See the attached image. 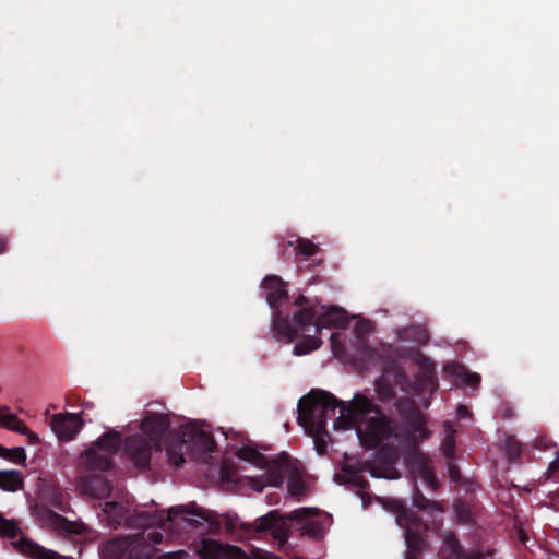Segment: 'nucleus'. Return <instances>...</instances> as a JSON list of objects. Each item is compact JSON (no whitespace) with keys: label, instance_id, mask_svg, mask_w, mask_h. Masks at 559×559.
<instances>
[{"label":"nucleus","instance_id":"nucleus-15","mask_svg":"<svg viewBox=\"0 0 559 559\" xmlns=\"http://www.w3.org/2000/svg\"><path fill=\"white\" fill-rule=\"evenodd\" d=\"M24 487L23 473L15 469L0 471V489L8 492H16Z\"/></svg>","mask_w":559,"mask_h":559},{"label":"nucleus","instance_id":"nucleus-26","mask_svg":"<svg viewBox=\"0 0 559 559\" xmlns=\"http://www.w3.org/2000/svg\"><path fill=\"white\" fill-rule=\"evenodd\" d=\"M298 249L299 251L305 255H312L317 252V247L314 243L308 241V240H299L298 241Z\"/></svg>","mask_w":559,"mask_h":559},{"label":"nucleus","instance_id":"nucleus-5","mask_svg":"<svg viewBox=\"0 0 559 559\" xmlns=\"http://www.w3.org/2000/svg\"><path fill=\"white\" fill-rule=\"evenodd\" d=\"M102 511L104 519L111 526H118L124 522L127 526L142 528V531L147 526H151L152 531H156L157 527L169 531V523H177L178 520L188 522L189 515L192 514L187 507L178 506L170 508L167 512L159 511L151 518L142 513L127 515L129 509L118 502H105L102 506Z\"/></svg>","mask_w":559,"mask_h":559},{"label":"nucleus","instance_id":"nucleus-18","mask_svg":"<svg viewBox=\"0 0 559 559\" xmlns=\"http://www.w3.org/2000/svg\"><path fill=\"white\" fill-rule=\"evenodd\" d=\"M430 436V431L425 428V419L420 415H416L411 423V431H408L407 440L421 441Z\"/></svg>","mask_w":559,"mask_h":559},{"label":"nucleus","instance_id":"nucleus-24","mask_svg":"<svg viewBox=\"0 0 559 559\" xmlns=\"http://www.w3.org/2000/svg\"><path fill=\"white\" fill-rule=\"evenodd\" d=\"M370 474L378 478H381V477L389 478V479L397 478V472L391 466L385 467L384 471H379L378 467L372 466L370 468Z\"/></svg>","mask_w":559,"mask_h":559},{"label":"nucleus","instance_id":"nucleus-3","mask_svg":"<svg viewBox=\"0 0 559 559\" xmlns=\"http://www.w3.org/2000/svg\"><path fill=\"white\" fill-rule=\"evenodd\" d=\"M347 312L336 306L310 305L302 307L293 317L292 322L281 318L280 313H273V326L276 334L287 342L300 337L293 348L295 356L307 355L322 345L321 338L317 335L322 329L338 328L348 325Z\"/></svg>","mask_w":559,"mask_h":559},{"label":"nucleus","instance_id":"nucleus-17","mask_svg":"<svg viewBox=\"0 0 559 559\" xmlns=\"http://www.w3.org/2000/svg\"><path fill=\"white\" fill-rule=\"evenodd\" d=\"M444 370L447 373L461 380L465 384L476 385L480 381V377L477 373H468L465 368L460 365H449Z\"/></svg>","mask_w":559,"mask_h":559},{"label":"nucleus","instance_id":"nucleus-30","mask_svg":"<svg viewBox=\"0 0 559 559\" xmlns=\"http://www.w3.org/2000/svg\"><path fill=\"white\" fill-rule=\"evenodd\" d=\"M338 336L340 335L337 333H333L331 335V347H332L333 353H336L340 349Z\"/></svg>","mask_w":559,"mask_h":559},{"label":"nucleus","instance_id":"nucleus-31","mask_svg":"<svg viewBox=\"0 0 559 559\" xmlns=\"http://www.w3.org/2000/svg\"><path fill=\"white\" fill-rule=\"evenodd\" d=\"M457 416L461 417V418L467 417L468 416V409L465 406L460 405L457 407Z\"/></svg>","mask_w":559,"mask_h":559},{"label":"nucleus","instance_id":"nucleus-20","mask_svg":"<svg viewBox=\"0 0 559 559\" xmlns=\"http://www.w3.org/2000/svg\"><path fill=\"white\" fill-rule=\"evenodd\" d=\"M0 457L16 464H24L26 461L25 450L21 447L9 449L0 444Z\"/></svg>","mask_w":559,"mask_h":559},{"label":"nucleus","instance_id":"nucleus-11","mask_svg":"<svg viewBox=\"0 0 559 559\" xmlns=\"http://www.w3.org/2000/svg\"><path fill=\"white\" fill-rule=\"evenodd\" d=\"M228 531H234L241 527L246 532H265L270 531L275 539L283 543L286 539L285 522L278 518L276 511H271L267 514L259 518L254 523H243L237 516L229 518L226 521Z\"/></svg>","mask_w":559,"mask_h":559},{"label":"nucleus","instance_id":"nucleus-9","mask_svg":"<svg viewBox=\"0 0 559 559\" xmlns=\"http://www.w3.org/2000/svg\"><path fill=\"white\" fill-rule=\"evenodd\" d=\"M287 519L297 521L301 535L321 538L331 525V518L316 508H301L289 512Z\"/></svg>","mask_w":559,"mask_h":559},{"label":"nucleus","instance_id":"nucleus-32","mask_svg":"<svg viewBox=\"0 0 559 559\" xmlns=\"http://www.w3.org/2000/svg\"><path fill=\"white\" fill-rule=\"evenodd\" d=\"M306 304V298L304 296H299L296 300H295V305L296 306H304Z\"/></svg>","mask_w":559,"mask_h":559},{"label":"nucleus","instance_id":"nucleus-28","mask_svg":"<svg viewBox=\"0 0 559 559\" xmlns=\"http://www.w3.org/2000/svg\"><path fill=\"white\" fill-rule=\"evenodd\" d=\"M188 558H189V555L183 550H180L177 552H169V554L165 555V559H188Z\"/></svg>","mask_w":559,"mask_h":559},{"label":"nucleus","instance_id":"nucleus-36","mask_svg":"<svg viewBox=\"0 0 559 559\" xmlns=\"http://www.w3.org/2000/svg\"><path fill=\"white\" fill-rule=\"evenodd\" d=\"M519 453V447H514L511 449V455H515Z\"/></svg>","mask_w":559,"mask_h":559},{"label":"nucleus","instance_id":"nucleus-34","mask_svg":"<svg viewBox=\"0 0 559 559\" xmlns=\"http://www.w3.org/2000/svg\"><path fill=\"white\" fill-rule=\"evenodd\" d=\"M5 245H7L5 240L4 239H0V253L4 251Z\"/></svg>","mask_w":559,"mask_h":559},{"label":"nucleus","instance_id":"nucleus-6","mask_svg":"<svg viewBox=\"0 0 559 559\" xmlns=\"http://www.w3.org/2000/svg\"><path fill=\"white\" fill-rule=\"evenodd\" d=\"M163 535L152 531L151 526L129 536L116 537L102 545L99 552L103 559H119L123 555L141 558L150 555V549L162 542Z\"/></svg>","mask_w":559,"mask_h":559},{"label":"nucleus","instance_id":"nucleus-10","mask_svg":"<svg viewBox=\"0 0 559 559\" xmlns=\"http://www.w3.org/2000/svg\"><path fill=\"white\" fill-rule=\"evenodd\" d=\"M120 442L121 439L117 432L104 435L84 453V465L90 469L103 471L108 468L111 456L118 450Z\"/></svg>","mask_w":559,"mask_h":559},{"label":"nucleus","instance_id":"nucleus-2","mask_svg":"<svg viewBox=\"0 0 559 559\" xmlns=\"http://www.w3.org/2000/svg\"><path fill=\"white\" fill-rule=\"evenodd\" d=\"M338 408L340 415L333 423L335 430L355 429L361 444L373 445L385 429L381 417L371 402L361 394H355L350 402H342L325 391H312L298 403V421L304 430L316 439L326 435V415Z\"/></svg>","mask_w":559,"mask_h":559},{"label":"nucleus","instance_id":"nucleus-37","mask_svg":"<svg viewBox=\"0 0 559 559\" xmlns=\"http://www.w3.org/2000/svg\"><path fill=\"white\" fill-rule=\"evenodd\" d=\"M520 539L525 540V537L522 533L520 534Z\"/></svg>","mask_w":559,"mask_h":559},{"label":"nucleus","instance_id":"nucleus-13","mask_svg":"<svg viewBox=\"0 0 559 559\" xmlns=\"http://www.w3.org/2000/svg\"><path fill=\"white\" fill-rule=\"evenodd\" d=\"M50 428L60 441H70L82 428V419L74 413H59L53 415Z\"/></svg>","mask_w":559,"mask_h":559},{"label":"nucleus","instance_id":"nucleus-22","mask_svg":"<svg viewBox=\"0 0 559 559\" xmlns=\"http://www.w3.org/2000/svg\"><path fill=\"white\" fill-rule=\"evenodd\" d=\"M91 495L98 497V498H105L110 492V487L108 483L102 478H96L92 481L90 487Z\"/></svg>","mask_w":559,"mask_h":559},{"label":"nucleus","instance_id":"nucleus-19","mask_svg":"<svg viewBox=\"0 0 559 559\" xmlns=\"http://www.w3.org/2000/svg\"><path fill=\"white\" fill-rule=\"evenodd\" d=\"M0 427L15 431L26 432L25 424L17 418L15 414L8 413L7 408H2L0 412Z\"/></svg>","mask_w":559,"mask_h":559},{"label":"nucleus","instance_id":"nucleus-12","mask_svg":"<svg viewBox=\"0 0 559 559\" xmlns=\"http://www.w3.org/2000/svg\"><path fill=\"white\" fill-rule=\"evenodd\" d=\"M36 516L43 527L58 533L66 532L80 535L87 530L83 523L68 521L60 514L44 507L36 508Z\"/></svg>","mask_w":559,"mask_h":559},{"label":"nucleus","instance_id":"nucleus-16","mask_svg":"<svg viewBox=\"0 0 559 559\" xmlns=\"http://www.w3.org/2000/svg\"><path fill=\"white\" fill-rule=\"evenodd\" d=\"M411 468L415 476L420 477L429 486L435 487L432 468L428 459L421 454L416 455L412 461Z\"/></svg>","mask_w":559,"mask_h":559},{"label":"nucleus","instance_id":"nucleus-7","mask_svg":"<svg viewBox=\"0 0 559 559\" xmlns=\"http://www.w3.org/2000/svg\"><path fill=\"white\" fill-rule=\"evenodd\" d=\"M390 508L391 511L395 513L397 525L405 528V540L407 545L406 559H417V554L420 552L426 545L413 528L414 525H417V518L412 511L406 510L401 501L392 500ZM445 544L450 550V559H477V556L463 555L456 539L451 534L445 537Z\"/></svg>","mask_w":559,"mask_h":559},{"label":"nucleus","instance_id":"nucleus-4","mask_svg":"<svg viewBox=\"0 0 559 559\" xmlns=\"http://www.w3.org/2000/svg\"><path fill=\"white\" fill-rule=\"evenodd\" d=\"M239 459L250 462L265 471L259 476H248L247 485L260 492L265 487H277L287 477V490L292 497H301L308 492V481L302 475V467L299 461L281 454L276 459L269 460L251 447H242L238 450Z\"/></svg>","mask_w":559,"mask_h":559},{"label":"nucleus","instance_id":"nucleus-1","mask_svg":"<svg viewBox=\"0 0 559 559\" xmlns=\"http://www.w3.org/2000/svg\"><path fill=\"white\" fill-rule=\"evenodd\" d=\"M129 429L138 431L126 440V452L140 467H146L154 453L162 450V441L168 461L179 466L185 456L201 457L214 449V441L210 433L198 423H190L182 427L181 440L166 435L168 428L167 416L146 411L139 424H130Z\"/></svg>","mask_w":559,"mask_h":559},{"label":"nucleus","instance_id":"nucleus-14","mask_svg":"<svg viewBox=\"0 0 559 559\" xmlns=\"http://www.w3.org/2000/svg\"><path fill=\"white\" fill-rule=\"evenodd\" d=\"M263 288L266 292V300L272 308H275L276 304L287 295L285 283L275 275L264 278Z\"/></svg>","mask_w":559,"mask_h":559},{"label":"nucleus","instance_id":"nucleus-25","mask_svg":"<svg viewBox=\"0 0 559 559\" xmlns=\"http://www.w3.org/2000/svg\"><path fill=\"white\" fill-rule=\"evenodd\" d=\"M417 364L423 370V377H425L426 379H430L433 371L432 362L429 361L427 358L418 357Z\"/></svg>","mask_w":559,"mask_h":559},{"label":"nucleus","instance_id":"nucleus-8","mask_svg":"<svg viewBox=\"0 0 559 559\" xmlns=\"http://www.w3.org/2000/svg\"><path fill=\"white\" fill-rule=\"evenodd\" d=\"M0 536L11 539L12 546L24 555L38 559H60L55 551L46 549L27 538L15 521L3 518L1 513Z\"/></svg>","mask_w":559,"mask_h":559},{"label":"nucleus","instance_id":"nucleus-35","mask_svg":"<svg viewBox=\"0 0 559 559\" xmlns=\"http://www.w3.org/2000/svg\"><path fill=\"white\" fill-rule=\"evenodd\" d=\"M555 466V467H559V453H558V456L557 459L551 463V466Z\"/></svg>","mask_w":559,"mask_h":559},{"label":"nucleus","instance_id":"nucleus-21","mask_svg":"<svg viewBox=\"0 0 559 559\" xmlns=\"http://www.w3.org/2000/svg\"><path fill=\"white\" fill-rule=\"evenodd\" d=\"M379 416L381 417V420H380V425L385 429V433H383V436H381V438H379V440L373 444V445H367V444H362L364 447L366 448H376L378 447L379 444H381V442L385 441V440H389L391 438H400V439H403V436H400L399 432L396 431V429H393L391 427V425L388 423V420L384 418V416L379 413L377 409H374Z\"/></svg>","mask_w":559,"mask_h":559},{"label":"nucleus","instance_id":"nucleus-38","mask_svg":"<svg viewBox=\"0 0 559 559\" xmlns=\"http://www.w3.org/2000/svg\"><path fill=\"white\" fill-rule=\"evenodd\" d=\"M417 504H418V507H420V508H426V506H425V504H419L418 502H417Z\"/></svg>","mask_w":559,"mask_h":559},{"label":"nucleus","instance_id":"nucleus-29","mask_svg":"<svg viewBox=\"0 0 559 559\" xmlns=\"http://www.w3.org/2000/svg\"><path fill=\"white\" fill-rule=\"evenodd\" d=\"M20 433L26 436L28 441L32 444H36L39 442V437L36 433H34L33 431H31L27 427H26V432H20Z\"/></svg>","mask_w":559,"mask_h":559},{"label":"nucleus","instance_id":"nucleus-27","mask_svg":"<svg viewBox=\"0 0 559 559\" xmlns=\"http://www.w3.org/2000/svg\"><path fill=\"white\" fill-rule=\"evenodd\" d=\"M371 329H372V326L369 321H361L356 326V331H357L358 335L368 333Z\"/></svg>","mask_w":559,"mask_h":559},{"label":"nucleus","instance_id":"nucleus-23","mask_svg":"<svg viewBox=\"0 0 559 559\" xmlns=\"http://www.w3.org/2000/svg\"><path fill=\"white\" fill-rule=\"evenodd\" d=\"M404 338H412L417 343H426L428 341V332L424 328H407L403 331Z\"/></svg>","mask_w":559,"mask_h":559},{"label":"nucleus","instance_id":"nucleus-33","mask_svg":"<svg viewBox=\"0 0 559 559\" xmlns=\"http://www.w3.org/2000/svg\"><path fill=\"white\" fill-rule=\"evenodd\" d=\"M452 451H453L452 445H451V444H448V445L445 447V450H444L445 454H447V455H452Z\"/></svg>","mask_w":559,"mask_h":559}]
</instances>
